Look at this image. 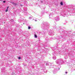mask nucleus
<instances>
[{"instance_id": "8", "label": "nucleus", "mask_w": 75, "mask_h": 75, "mask_svg": "<svg viewBox=\"0 0 75 75\" xmlns=\"http://www.w3.org/2000/svg\"><path fill=\"white\" fill-rule=\"evenodd\" d=\"M18 59H21V57H18Z\"/></svg>"}, {"instance_id": "5", "label": "nucleus", "mask_w": 75, "mask_h": 75, "mask_svg": "<svg viewBox=\"0 0 75 75\" xmlns=\"http://www.w3.org/2000/svg\"><path fill=\"white\" fill-rule=\"evenodd\" d=\"M32 18V17H30L29 18V19L30 20H31V19Z\"/></svg>"}, {"instance_id": "14", "label": "nucleus", "mask_w": 75, "mask_h": 75, "mask_svg": "<svg viewBox=\"0 0 75 75\" xmlns=\"http://www.w3.org/2000/svg\"><path fill=\"white\" fill-rule=\"evenodd\" d=\"M67 72H66L65 74H67Z\"/></svg>"}, {"instance_id": "3", "label": "nucleus", "mask_w": 75, "mask_h": 75, "mask_svg": "<svg viewBox=\"0 0 75 75\" xmlns=\"http://www.w3.org/2000/svg\"><path fill=\"white\" fill-rule=\"evenodd\" d=\"M34 37H35V38H37V35L36 34L34 35Z\"/></svg>"}, {"instance_id": "15", "label": "nucleus", "mask_w": 75, "mask_h": 75, "mask_svg": "<svg viewBox=\"0 0 75 75\" xmlns=\"http://www.w3.org/2000/svg\"><path fill=\"white\" fill-rule=\"evenodd\" d=\"M20 6H21L22 5H20Z\"/></svg>"}, {"instance_id": "10", "label": "nucleus", "mask_w": 75, "mask_h": 75, "mask_svg": "<svg viewBox=\"0 0 75 75\" xmlns=\"http://www.w3.org/2000/svg\"><path fill=\"white\" fill-rule=\"evenodd\" d=\"M53 59H56V58L55 57H53Z\"/></svg>"}, {"instance_id": "7", "label": "nucleus", "mask_w": 75, "mask_h": 75, "mask_svg": "<svg viewBox=\"0 0 75 75\" xmlns=\"http://www.w3.org/2000/svg\"><path fill=\"white\" fill-rule=\"evenodd\" d=\"M28 29H30V28H31V27H30V26H28Z\"/></svg>"}, {"instance_id": "13", "label": "nucleus", "mask_w": 75, "mask_h": 75, "mask_svg": "<svg viewBox=\"0 0 75 75\" xmlns=\"http://www.w3.org/2000/svg\"><path fill=\"white\" fill-rule=\"evenodd\" d=\"M35 21H37V20H35Z\"/></svg>"}, {"instance_id": "6", "label": "nucleus", "mask_w": 75, "mask_h": 75, "mask_svg": "<svg viewBox=\"0 0 75 75\" xmlns=\"http://www.w3.org/2000/svg\"><path fill=\"white\" fill-rule=\"evenodd\" d=\"M11 21L12 22H13L14 21V20H13V19H11Z\"/></svg>"}, {"instance_id": "11", "label": "nucleus", "mask_w": 75, "mask_h": 75, "mask_svg": "<svg viewBox=\"0 0 75 75\" xmlns=\"http://www.w3.org/2000/svg\"><path fill=\"white\" fill-rule=\"evenodd\" d=\"M5 2H6V1H3V3H5Z\"/></svg>"}, {"instance_id": "9", "label": "nucleus", "mask_w": 75, "mask_h": 75, "mask_svg": "<svg viewBox=\"0 0 75 75\" xmlns=\"http://www.w3.org/2000/svg\"><path fill=\"white\" fill-rule=\"evenodd\" d=\"M7 11H8V9H6V12H7Z\"/></svg>"}, {"instance_id": "16", "label": "nucleus", "mask_w": 75, "mask_h": 75, "mask_svg": "<svg viewBox=\"0 0 75 75\" xmlns=\"http://www.w3.org/2000/svg\"><path fill=\"white\" fill-rule=\"evenodd\" d=\"M1 1V0H0Z\"/></svg>"}, {"instance_id": "2", "label": "nucleus", "mask_w": 75, "mask_h": 75, "mask_svg": "<svg viewBox=\"0 0 75 75\" xmlns=\"http://www.w3.org/2000/svg\"><path fill=\"white\" fill-rule=\"evenodd\" d=\"M60 4H61V6H63V2H60Z\"/></svg>"}, {"instance_id": "1", "label": "nucleus", "mask_w": 75, "mask_h": 75, "mask_svg": "<svg viewBox=\"0 0 75 75\" xmlns=\"http://www.w3.org/2000/svg\"><path fill=\"white\" fill-rule=\"evenodd\" d=\"M11 3H12V4H13V5H16V4L14 2H11Z\"/></svg>"}, {"instance_id": "4", "label": "nucleus", "mask_w": 75, "mask_h": 75, "mask_svg": "<svg viewBox=\"0 0 75 75\" xmlns=\"http://www.w3.org/2000/svg\"><path fill=\"white\" fill-rule=\"evenodd\" d=\"M56 20H57V21H58V20H59V18H58L56 19Z\"/></svg>"}, {"instance_id": "12", "label": "nucleus", "mask_w": 75, "mask_h": 75, "mask_svg": "<svg viewBox=\"0 0 75 75\" xmlns=\"http://www.w3.org/2000/svg\"><path fill=\"white\" fill-rule=\"evenodd\" d=\"M8 6L7 7V9H8Z\"/></svg>"}]
</instances>
